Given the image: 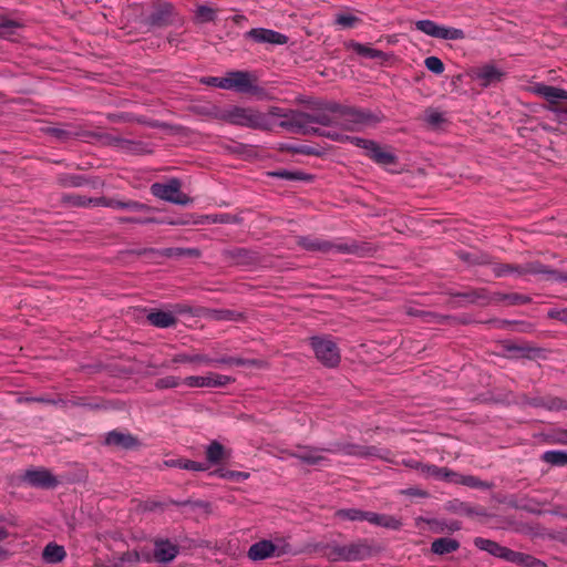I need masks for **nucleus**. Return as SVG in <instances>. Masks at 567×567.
<instances>
[{
	"instance_id": "1",
	"label": "nucleus",
	"mask_w": 567,
	"mask_h": 567,
	"mask_svg": "<svg viewBox=\"0 0 567 567\" xmlns=\"http://www.w3.org/2000/svg\"><path fill=\"white\" fill-rule=\"evenodd\" d=\"M324 555L332 561H362L372 558L380 551L373 539L357 538L346 544L337 542L323 546Z\"/></svg>"
},
{
	"instance_id": "2",
	"label": "nucleus",
	"mask_w": 567,
	"mask_h": 567,
	"mask_svg": "<svg viewBox=\"0 0 567 567\" xmlns=\"http://www.w3.org/2000/svg\"><path fill=\"white\" fill-rule=\"evenodd\" d=\"M221 118L229 124L254 130L269 131L272 127L268 115L251 107L234 106L227 110Z\"/></svg>"
},
{
	"instance_id": "3",
	"label": "nucleus",
	"mask_w": 567,
	"mask_h": 567,
	"mask_svg": "<svg viewBox=\"0 0 567 567\" xmlns=\"http://www.w3.org/2000/svg\"><path fill=\"white\" fill-rule=\"evenodd\" d=\"M381 118L369 110L340 105L338 125L346 131L359 132L374 126Z\"/></svg>"
},
{
	"instance_id": "4",
	"label": "nucleus",
	"mask_w": 567,
	"mask_h": 567,
	"mask_svg": "<svg viewBox=\"0 0 567 567\" xmlns=\"http://www.w3.org/2000/svg\"><path fill=\"white\" fill-rule=\"evenodd\" d=\"M297 245L308 251H319L322 254H329L332 251L340 254H359L360 251V246L355 241L333 243L308 236L298 237Z\"/></svg>"
},
{
	"instance_id": "5",
	"label": "nucleus",
	"mask_w": 567,
	"mask_h": 567,
	"mask_svg": "<svg viewBox=\"0 0 567 567\" xmlns=\"http://www.w3.org/2000/svg\"><path fill=\"white\" fill-rule=\"evenodd\" d=\"M340 104L336 102L318 101L313 104V113H306L307 128H315L311 124L323 126L338 125Z\"/></svg>"
},
{
	"instance_id": "6",
	"label": "nucleus",
	"mask_w": 567,
	"mask_h": 567,
	"mask_svg": "<svg viewBox=\"0 0 567 567\" xmlns=\"http://www.w3.org/2000/svg\"><path fill=\"white\" fill-rule=\"evenodd\" d=\"M330 453H339L359 458L378 457L388 462H392L386 457L388 451L378 449L377 446L360 445L350 442H336L327 450Z\"/></svg>"
},
{
	"instance_id": "7",
	"label": "nucleus",
	"mask_w": 567,
	"mask_h": 567,
	"mask_svg": "<svg viewBox=\"0 0 567 567\" xmlns=\"http://www.w3.org/2000/svg\"><path fill=\"white\" fill-rule=\"evenodd\" d=\"M181 181L171 178L167 183H154L151 185L153 196L177 205H188L192 199L181 190Z\"/></svg>"
},
{
	"instance_id": "8",
	"label": "nucleus",
	"mask_w": 567,
	"mask_h": 567,
	"mask_svg": "<svg viewBox=\"0 0 567 567\" xmlns=\"http://www.w3.org/2000/svg\"><path fill=\"white\" fill-rule=\"evenodd\" d=\"M310 344L316 358L326 367L334 368L340 363V351L336 342L326 337H312Z\"/></svg>"
},
{
	"instance_id": "9",
	"label": "nucleus",
	"mask_w": 567,
	"mask_h": 567,
	"mask_svg": "<svg viewBox=\"0 0 567 567\" xmlns=\"http://www.w3.org/2000/svg\"><path fill=\"white\" fill-rule=\"evenodd\" d=\"M346 140L358 147L364 148L367 151V155L379 165L390 166L398 162V157L393 153L386 151L372 140H365L358 136H346Z\"/></svg>"
},
{
	"instance_id": "10",
	"label": "nucleus",
	"mask_w": 567,
	"mask_h": 567,
	"mask_svg": "<svg viewBox=\"0 0 567 567\" xmlns=\"http://www.w3.org/2000/svg\"><path fill=\"white\" fill-rule=\"evenodd\" d=\"M224 90H234L244 94H258L261 89L256 84V78L248 71H231L225 76Z\"/></svg>"
},
{
	"instance_id": "11",
	"label": "nucleus",
	"mask_w": 567,
	"mask_h": 567,
	"mask_svg": "<svg viewBox=\"0 0 567 567\" xmlns=\"http://www.w3.org/2000/svg\"><path fill=\"white\" fill-rule=\"evenodd\" d=\"M415 29L432 38L442 40H463L465 32L462 29L440 25L432 20H419L415 22Z\"/></svg>"
},
{
	"instance_id": "12",
	"label": "nucleus",
	"mask_w": 567,
	"mask_h": 567,
	"mask_svg": "<svg viewBox=\"0 0 567 567\" xmlns=\"http://www.w3.org/2000/svg\"><path fill=\"white\" fill-rule=\"evenodd\" d=\"M289 553H291L289 544L276 545L271 540L264 539L252 544L248 549L247 556L249 559L257 561L269 557H280Z\"/></svg>"
},
{
	"instance_id": "13",
	"label": "nucleus",
	"mask_w": 567,
	"mask_h": 567,
	"mask_svg": "<svg viewBox=\"0 0 567 567\" xmlns=\"http://www.w3.org/2000/svg\"><path fill=\"white\" fill-rule=\"evenodd\" d=\"M327 450L328 449L299 445L297 452H288V455L307 465L328 466L330 460L322 454L323 452H328Z\"/></svg>"
},
{
	"instance_id": "14",
	"label": "nucleus",
	"mask_w": 567,
	"mask_h": 567,
	"mask_svg": "<svg viewBox=\"0 0 567 567\" xmlns=\"http://www.w3.org/2000/svg\"><path fill=\"white\" fill-rule=\"evenodd\" d=\"M235 380L231 377L209 372L206 375H190L183 380L189 388H221Z\"/></svg>"
},
{
	"instance_id": "15",
	"label": "nucleus",
	"mask_w": 567,
	"mask_h": 567,
	"mask_svg": "<svg viewBox=\"0 0 567 567\" xmlns=\"http://www.w3.org/2000/svg\"><path fill=\"white\" fill-rule=\"evenodd\" d=\"M504 75V72L494 64H484L472 69L470 72L471 79L482 87H488L501 82Z\"/></svg>"
},
{
	"instance_id": "16",
	"label": "nucleus",
	"mask_w": 567,
	"mask_h": 567,
	"mask_svg": "<svg viewBox=\"0 0 567 567\" xmlns=\"http://www.w3.org/2000/svg\"><path fill=\"white\" fill-rule=\"evenodd\" d=\"M513 274L518 276H527V275H547L550 278L565 281L566 276L561 275L559 271L550 269L549 267L543 265L539 261H529L523 265H513Z\"/></svg>"
},
{
	"instance_id": "17",
	"label": "nucleus",
	"mask_w": 567,
	"mask_h": 567,
	"mask_svg": "<svg viewBox=\"0 0 567 567\" xmlns=\"http://www.w3.org/2000/svg\"><path fill=\"white\" fill-rule=\"evenodd\" d=\"M451 296L455 299H462L456 302L454 307H463L466 305H488L492 302V295L485 288H472L461 292H452Z\"/></svg>"
},
{
	"instance_id": "18",
	"label": "nucleus",
	"mask_w": 567,
	"mask_h": 567,
	"mask_svg": "<svg viewBox=\"0 0 567 567\" xmlns=\"http://www.w3.org/2000/svg\"><path fill=\"white\" fill-rule=\"evenodd\" d=\"M530 91L546 100L548 102L547 106L558 105L560 101H567V90L561 87L536 83L530 87Z\"/></svg>"
},
{
	"instance_id": "19",
	"label": "nucleus",
	"mask_w": 567,
	"mask_h": 567,
	"mask_svg": "<svg viewBox=\"0 0 567 567\" xmlns=\"http://www.w3.org/2000/svg\"><path fill=\"white\" fill-rule=\"evenodd\" d=\"M306 112L290 111L282 115L279 126L295 133L311 134L312 128H307Z\"/></svg>"
},
{
	"instance_id": "20",
	"label": "nucleus",
	"mask_w": 567,
	"mask_h": 567,
	"mask_svg": "<svg viewBox=\"0 0 567 567\" xmlns=\"http://www.w3.org/2000/svg\"><path fill=\"white\" fill-rule=\"evenodd\" d=\"M246 37L258 43L286 44L288 37L277 31L264 28L251 29Z\"/></svg>"
},
{
	"instance_id": "21",
	"label": "nucleus",
	"mask_w": 567,
	"mask_h": 567,
	"mask_svg": "<svg viewBox=\"0 0 567 567\" xmlns=\"http://www.w3.org/2000/svg\"><path fill=\"white\" fill-rule=\"evenodd\" d=\"M24 481L31 486L52 488L58 484V480L47 470H30L24 474Z\"/></svg>"
},
{
	"instance_id": "22",
	"label": "nucleus",
	"mask_w": 567,
	"mask_h": 567,
	"mask_svg": "<svg viewBox=\"0 0 567 567\" xmlns=\"http://www.w3.org/2000/svg\"><path fill=\"white\" fill-rule=\"evenodd\" d=\"M104 444L123 450H131L140 445L138 440L128 433L111 431L106 434Z\"/></svg>"
},
{
	"instance_id": "23",
	"label": "nucleus",
	"mask_w": 567,
	"mask_h": 567,
	"mask_svg": "<svg viewBox=\"0 0 567 567\" xmlns=\"http://www.w3.org/2000/svg\"><path fill=\"white\" fill-rule=\"evenodd\" d=\"M178 555L177 545L167 539L155 540L154 558L158 563H169Z\"/></svg>"
},
{
	"instance_id": "24",
	"label": "nucleus",
	"mask_w": 567,
	"mask_h": 567,
	"mask_svg": "<svg viewBox=\"0 0 567 567\" xmlns=\"http://www.w3.org/2000/svg\"><path fill=\"white\" fill-rule=\"evenodd\" d=\"M173 6L169 3H162L157 6L154 11L148 16L147 20L151 25L164 27L172 23Z\"/></svg>"
},
{
	"instance_id": "25",
	"label": "nucleus",
	"mask_w": 567,
	"mask_h": 567,
	"mask_svg": "<svg viewBox=\"0 0 567 567\" xmlns=\"http://www.w3.org/2000/svg\"><path fill=\"white\" fill-rule=\"evenodd\" d=\"M212 364H226V365H238V367H251L261 369L266 367V362L259 359H243L237 357H221L213 359Z\"/></svg>"
},
{
	"instance_id": "26",
	"label": "nucleus",
	"mask_w": 567,
	"mask_h": 567,
	"mask_svg": "<svg viewBox=\"0 0 567 567\" xmlns=\"http://www.w3.org/2000/svg\"><path fill=\"white\" fill-rule=\"evenodd\" d=\"M370 524L381 526L392 530H399L403 526L402 520L393 515L379 514L371 512Z\"/></svg>"
},
{
	"instance_id": "27",
	"label": "nucleus",
	"mask_w": 567,
	"mask_h": 567,
	"mask_svg": "<svg viewBox=\"0 0 567 567\" xmlns=\"http://www.w3.org/2000/svg\"><path fill=\"white\" fill-rule=\"evenodd\" d=\"M505 349L509 353V358L513 359H533L540 352L539 348L532 347L528 343L507 344Z\"/></svg>"
},
{
	"instance_id": "28",
	"label": "nucleus",
	"mask_w": 567,
	"mask_h": 567,
	"mask_svg": "<svg viewBox=\"0 0 567 567\" xmlns=\"http://www.w3.org/2000/svg\"><path fill=\"white\" fill-rule=\"evenodd\" d=\"M147 320L151 324L157 328H169L176 324L177 320L172 312L168 311H153L147 315Z\"/></svg>"
},
{
	"instance_id": "29",
	"label": "nucleus",
	"mask_w": 567,
	"mask_h": 567,
	"mask_svg": "<svg viewBox=\"0 0 567 567\" xmlns=\"http://www.w3.org/2000/svg\"><path fill=\"white\" fill-rule=\"evenodd\" d=\"M491 299H492V302H505L508 306L527 305L532 301V298L529 296L517 293V292H513V293L495 292L492 295Z\"/></svg>"
},
{
	"instance_id": "30",
	"label": "nucleus",
	"mask_w": 567,
	"mask_h": 567,
	"mask_svg": "<svg viewBox=\"0 0 567 567\" xmlns=\"http://www.w3.org/2000/svg\"><path fill=\"white\" fill-rule=\"evenodd\" d=\"M371 512L362 511L359 508H341L334 513V516L342 520L350 522H369L370 523Z\"/></svg>"
},
{
	"instance_id": "31",
	"label": "nucleus",
	"mask_w": 567,
	"mask_h": 567,
	"mask_svg": "<svg viewBox=\"0 0 567 567\" xmlns=\"http://www.w3.org/2000/svg\"><path fill=\"white\" fill-rule=\"evenodd\" d=\"M460 548L458 540L454 538H437L431 544V550L436 555H445L456 551Z\"/></svg>"
},
{
	"instance_id": "32",
	"label": "nucleus",
	"mask_w": 567,
	"mask_h": 567,
	"mask_svg": "<svg viewBox=\"0 0 567 567\" xmlns=\"http://www.w3.org/2000/svg\"><path fill=\"white\" fill-rule=\"evenodd\" d=\"M21 28L22 24L18 21L0 18V37L6 40L16 41L18 38V30Z\"/></svg>"
},
{
	"instance_id": "33",
	"label": "nucleus",
	"mask_w": 567,
	"mask_h": 567,
	"mask_svg": "<svg viewBox=\"0 0 567 567\" xmlns=\"http://www.w3.org/2000/svg\"><path fill=\"white\" fill-rule=\"evenodd\" d=\"M66 556L65 549L63 546L56 545L54 543L48 544L42 553V557L44 561L49 564H56L64 559Z\"/></svg>"
},
{
	"instance_id": "34",
	"label": "nucleus",
	"mask_w": 567,
	"mask_h": 567,
	"mask_svg": "<svg viewBox=\"0 0 567 567\" xmlns=\"http://www.w3.org/2000/svg\"><path fill=\"white\" fill-rule=\"evenodd\" d=\"M206 316L216 321H238L243 317L241 313L229 309H209Z\"/></svg>"
},
{
	"instance_id": "35",
	"label": "nucleus",
	"mask_w": 567,
	"mask_h": 567,
	"mask_svg": "<svg viewBox=\"0 0 567 567\" xmlns=\"http://www.w3.org/2000/svg\"><path fill=\"white\" fill-rule=\"evenodd\" d=\"M542 461L553 466H565L567 465V451H546L542 455Z\"/></svg>"
},
{
	"instance_id": "36",
	"label": "nucleus",
	"mask_w": 567,
	"mask_h": 567,
	"mask_svg": "<svg viewBox=\"0 0 567 567\" xmlns=\"http://www.w3.org/2000/svg\"><path fill=\"white\" fill-rule=\"evenodd\" d=\"M44 132L52 135L60 142L68 141L78 135V132L74 131L70 125H63L60 127L49 126L44 130Z\"/></svg>"
},
{
	"instance_id": "37",
	"label": "nucleus",
	"mask_w": 567,
	"mask_h": 567,
	"mask_svg": "<svg viewBox=\"0 0 567 567\" xmlns=\"http://www.w3.org/2000/svg\"><path fill=\"white\" fill-rule=\"evenodd\" d=\"M172 363H205L212 364L213 359L203 354H187V353H177L172 358Z\"/></svg>"
},
{
	"instance_id": "38",
	"label": "nucleus",
	"mask_w": 567,
	"mask_h": 567,
	"mask_svg": "<svg viewBox=\"0 0 567 567\" xmlns=\"http://www.w3.org/2000/svg\"><path fill=\"white\" fill-rule=\"evenodd\" d=\"M269 176L287 181H311L312 176L300 171L279 169L268 173Z\"/></svg>"
},
{
	"instance_id": "39",
	"label": "nucleus",
	"mask_w": 567,
	"mask_h": 567,
	"mask_svg": "<svg viewBox=\"0 0 567 567\" xmlns=\"http://www.w3.org/2000/svg\"><path fill=\"white\" fill-rule=\"evenodd\" d=\"M474 544L481 550H485L488 554H491L495 557H498V558L502 555V549L504 547L494 540L482 538V537L475 538Z\"/></svg>"
},
{
	"instance_id": "40",
	"label": "nucleus",
	"mask_w": 567,
	"mask_h": 567,
	"mask_svg": "<svg viewBox=\"0 0 567 567\" xmlns=\"http://www.w3.org/2000/svg\"><path fill=\"white\" fill-rule=\"evenodd\" d=\"M224 455H225V449L217 441H213L206 447V458H207L208 463H210V464L219 463L224 458Z\"/></svg>"
},
{
	"instance_id": "41",
	"label": "nucleus",
	"mask_w": 567,
	"mask_h": 567,
	"mask_svg": "<svg viewBox=\"0 0 567 567\" xmlns=\"http://www.w3.org/2000/svg\"><path fill=\"white\" fill-rule=\"evenodd\" d=\"M113 143L122 151L131 154H140L143 152V145L138 142L121 137H114Z\"/></svg>"
},
{
	"instance_id": "42",
	"label": "nucleus",
	"mask_w": 567,
	"mask_h": 567,
	"mask_svg": "<svg viewBox=\"0 0 567 567\" xmlns=\"http://www.w3.org/2000/svg\"><path fill=\"white\" fill-rule=\"evenodd\" d=\"M429 524L432 525V528L435 533H444V532H456L461 529V523L458 520H427Z\"/></svg>"
},
{
	"instance_id": "43",
	"label": "nucleus",
	"mask_w": 567,
	"mask_h": 567,
	"mask_svg": "<svg viewBox=\"0 0 567 567\" xmlns=\"http://www.w3.org/2000/svg\"><path fill=\"white\" fill-rule=\"evenodd\" d=\"M159 254L164 257H199L200 255L196 248H165Z\"/></svg>"
},
{
	"instance_id": "44",
	"label": "nucleus",
	"mask_w": 567,
	"mask_h": 567,
	"mask_svg": "<svg viewBox=\"0 0 567 567\" xmlns=\"http://www.w3.org/2000/svg\"><path fill=\"white\" fill-rule=\"evenodd\" d=\"M141 560L151 561L152 560L151 554L147 551L140 553L137 550H127V551L123 553L120 558V561L122 564H125V563L135 564Z\"/></svg>"
},
{
	"instance_id": "45",
	"label": "nucleus",
	"mask_w": 567,
	"mask_h": 567,
	"mask_svg": "<svg viewBox=\"0 0 567 567\" xmlns=\"http://www.w3.org/2000/svg\"><path fill=\"white\" fill-rule=\"evenodd\" d=\"M457 484L468 486L472 488H482L488 489L491 488V484L484 481H481L478 477L473 475H461L457 478Z\"/></svg>"
},
{
	"instance_id": "46",
	"label": "nucleus",
	"mask_w": 567,
	"mask_h": 567,
	"mask_svg": "<svg viewBox=\"0 0 567 567\" xmlns=\"http://www.w3.org/2000/svg\"><path fill=\"white\" fill-rule=\"evenodd\" d=\"M112 208L117 209H130L135 212H150L151 207L146 204L135 202V200H128V202H122L114 199L112 203Z\"/></svg>"
},
{
	"instance_id": "47",
	"label": "nucleus",
	"mask_w": 567,
	"mask_h": 567,
	"mask_svg": "<svg viewBox=\"0 0 567 567\" xmlns=\"http://www.w3.org/2000/svg\"><path fill=\"white\" fill-rule=\"evenodd\" d=\"M221 478H226L233 482H244L249 478L250 474L247 472L230 471V470H217L215 472Z\"/></svg>"
},
{
	"instance_id": "48",
	"label": "nucleus",
	"mask_w": 567,
	"mask_h": 567,
	"mask_svg": "<svg viewBox=\"0 0 567 567\" xmlns=\"http://www.w3.org/2000/svg\"><path fill=\"white\" fill-rule=\"evenodd\" d=\"M62 200L65 205L71 207H87L90 206V197L79 195V194H68L62 197Z\"/></svg>"
},
{
	"instance_id": "49",
	"label": "nucleus",
	"mask_w": 567,
	"mask_h": 567,
	"mask_svg": "<svg viewBox=\"0 0 567 567\" xmlns=\"http://www.w3.org/2000/svg\"><path fill=\"white\" fill-rule=\"evenodd\" d=\"M183 381L175 375H166L164 378H159L155 381L154 386L157 390H166L177 388Z\"/></svg>"
},
{
	"instance_id": "50",
	"label": "nucleus",
	"mask_w": 567,
	"mask_h": 567,
	"mask_svg": "<svg viewBox=\"0 0 567 567\" xmlns=\"http://www.w3.org/2000/svg\"><path fill=\"white\" fill-rule=\"evenodd\" d=\"M353 50L359 55L370 58V59H379L383 56V52L373 48H370L368 45L361 44V43H353L352 44Z\"/></svg>"
},
{
	"instance_id": "51",
	"label": "nucleus",
	"mask_w": 567,
	"mask_h": 567,
	"mask_svg": "<svg viewBox=\"0 0 567 567\" xmlns=\"http://www.w3.org/2000/svg\"><path fill=\"white\" fill-rule=\"evenodd\" d=\"M516 565L522 566V567H547V565L543 560L537 559L532 555L524 554L520 551H519Z\"/></svg>"
},
{
	"instance_id": "52",
	"label": "nucleus",
	"mask_w": 567,
	"mask_h": 567,
	"mask_svg": "<svg viewBox=\"0 0 567 567\" xmlns=\"http://www.w3.org/2000/svg\"><path fill=\"white\" fill-rule=\"evenodd\" d=\"M196 18L199 22H213L216 19V10L208 6H198L196 8Z\"/></svg>"
},
{
	"instance_id": "53",
	"label": "nucleus",
	"mask_w": 567,
	"mask_h": 567,
	"mask_svg": "<svg viewBox=\"0 0 567 567\" xmlns=\"http://www.w3.org/2000/svg\"><path fill=\"white\" fill-rule=\"evenodd\" d=\"M359 21L360 19L352 14L339 13L336 16V24L344 29L353 28Z\"/></svg>"
},
{
	"instance_id": "54",
	"label": "nucleus",
	"mask_w": 567,
	"mask_h": 567,
	"mask_svg": "<svg viewBox=\"0 0 567 567\" xmlns=\"http://www.w3.org/2000/svg\"><path fill=\"white\" fill-rule=\"evenodd\" d=\"M424 65L434 74H442L444 72V64L437 56H427L424 61Z\"/></svg>"
},
{
	"instance_id": "55",
	"label": "nucleus",
	"mask_w": 567,
	"mask_h": 567,
	"mask_svg": "<svg viewBox=\"0 0 567 567\" xmlns=\"http://www.w3.org/2000/svg\"><path fill=\"white\" fill-rule=\"evenodd\" d=\"M59 183L64 187H80L84 184V178L79 175H64L59 178Z\"/></svg>"
},
{
	"instance_id": "56",
	"label": "nucleus",
	"mask_w": 567,
	"mask_h": 567,
	"mask_svg": "<svg viewBox=\"0 0 567 567\" xmlns=\"http://www.w3.org/2000/svg\"><path fill=\"white\" fill-rule=\"evenodd\" d=\"M543 406L549 411L567 410V400L561 398H550L544 402Z\"/></svg>"
},
{
	"instance_id": "57",
	"label": "nucleus",
	"mask_w": 567,
	"mask_h": 567,
	"mask_svg": "<svg viewBox=\"0 0 567 567\" xmlns=\"http://www.w3.org/2000/svg\"><path fill=\"white\" fill-rule=\"evenodd\" d=\"M203 218L212 224H231L236 221V218L230 214L206 215Z\"/></svg>"
},
{
	"instance_id": "58",
	"label": "nucleus",
	"mask_w": 567,
	"mask_h": 567,
	"mask_svg": "<svg viewBox=\"0 0 567 567\" xmlns=\"http://www.w3.org/2000/svg\"><path fill=\"white\" fill-rule=\"evenodd\" d=\"M225 255L237 262H245L249 258V251L245 248H235L225 251Z\"/></svg>"
},
{
	"instance_id": "59",
	"label": "nucleus",
	"mask_w": 567,
	"mask_h": 567,
	"mask_svg": "<svg viewBox=\"0 0 567 567\" xmlns=\"http://www.w3.org/2000/svg\"><path fill=\"white\" fill-rule=\"evenodd\" d=\"M439 471H440V473L437 474L436 480L457 484V478L460 476L458 473H456L447 467H440Z\"/></svg>"
},
{
	"instance_id": "60",
	"label": "nucleus",
	"mask_w": 567,
	"mask_h": 567,
	"mask_svg": "<svg viewBox=\"0 0 567 567\" xmlns=\"http://www.w3.org/2000/svg\"><path fill=\"white\" fill-rule=\"evenodd\" d=\"M183 470L203 472L208 470V465L206 463L195 462L190 460H184Z\"/></svg>"
},
{
	"instance_id": "61",
	"label": "nucleus",
	"mask_w": 567,
	"mask_h": 567,
	"mask_svg": "<svg viewBox=\"0 0 567 567\" xmlns=\"http://www.w3.org/2000/svg\"><path fill=\"white\" fill-rule=\"evenodd\" d=\"M493 272L497 278L513 274V264H498L493 268Z\"/></svg>"
},
{
	"instance_id": "62",
	"label": "nucleus",
	"mask_w": 567,
	"mask_h": 567,
	"mask_svg": "<svg viewBox=\"0 0 567 567\" xmlns=\"http://www.w3.org/2000/svg\"><path fill=\"white\" fill-rule=\"evenodd\" d=\"M440 467L433 464H424L422 465V470H420V473L425 477H437V474L440 473Z\"/></svg>"
},
{
	"instance_id": "63",
	"label": "nucleus",
	"mask_w": 567,
	"mask_h": 567,
	"mask_svg": "<svg viewBox=\"0 0 567 567\" xmlns=\"http://www.w3.org/2000/svg\"><path fill=\"white\" fill-rule=\"evenodd\" d=\"M518 555H519V551H515V550H512V549H509L507 547H503L502 555L499 556V558H502V559H504L506 561L516 564Z\"/></svg>"
},
{
	"instance_id": "64",
	"label": "nucleus",
	"mask_w": 567,
	"mask_h": 567,
	"mask_svg": "<svg viewBox=\"0 0 567 567\" xmlns=\"http://www.w3.org/2000/svg\"><path fill=\"white\" fill-rule=\"evenodd\" d=\"M548 317L551 319H557L563 322H567V309H550L548 311Z\"/></svg>"
}]
</instances>
